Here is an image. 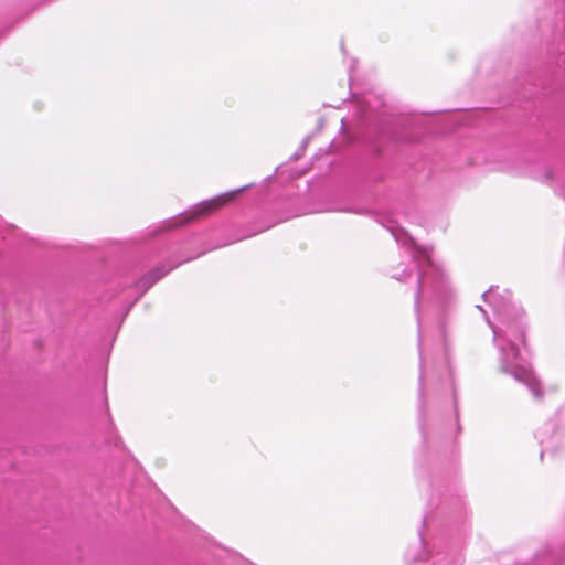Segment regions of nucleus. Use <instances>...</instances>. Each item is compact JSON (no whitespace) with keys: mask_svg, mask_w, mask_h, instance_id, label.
<instances>
[{"mask_svg":"<svg viewBox=\"0 0 565 565\" xmlns=\"http://www.w3.org/2000/svg\"><path fill=\"white\" fill-rule=\"evenodd\" d=\"M250 186L252 184H247L242 188L227 191L211 199L201 201L182 216L180 224H188L217 213L220 210L234 203L238 196Z\"/></svg>","mask_w":565,"mask_h":565,"instance_id":"1","label":"nucleus"},{"mask_svg":"<svg viewBox=\"0 0 565 565\" xmlns=\"http://www.w3.org/2000/svg\"><path fill=\"white\" fill-rule=\"evenodd\" d=\"M168 273V269L166 268H156L149 274H147L142 279L141 282L146 285L147 287L152 286L154 282L163 278Z\"/></svg>","mask_w":565,"mask_h":565,"instance_id":"2","label":"nucleus"}]
</instances>
